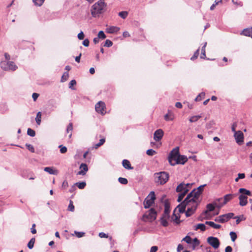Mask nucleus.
Masks as SVG:
<instances>
[{
	"label": "nucleus",
	"mask_w": 252,
	"mask_h": 252,
	"mask_svg": "<svg viewBox=\"0 0 252 252\" xmlns=\"http://www.w3.org/2000/svg\"><path fill=\"white\" fill-rule=\"evenodd\" d=\"M118 15L122 18L125 19L128 15V12L126 11H121L118 13Z\"/></svg>",
	"instance_id": "obj_38"
},
{
	"label": "nucleus",
	"mask_w": 252,
	"mask_h": 252,
	"mask_svg": "<svg viewBox=\"0 0 252 252\" xmlns=\"http://www.w3.org/2000/svg\"><path fill=\"white\" fill-rule=\"evenodd\" d=\"M179 154V148L178 147L171 151L168 158V161L171 165L174 166L176 165V164H174V162L177 161Z\"/></svg>",
	"instance_id": "obj_6"
},
{
	"label": "nucleus",
	"mask_w": 252,
	"mask_h": 252,
	"mask_svg": "<svg viewBox=\"0 0 252 252\" xmlns=\"http://www.w3.org/2000/svg\"><path fill=\"white\" fill-rule=\"evenodd\" d=\"M216 207V205L214 204V201L212 203H209L206 205L207 210L209 211V212H212L215 210Z\"/></svg>",
	"instance_id": "obj_33"
},
{
	"label": "nucleus",
	"mask_w": 252,
	"mask_h": 252,
	"mask_svg": "<svg viewBox=\"0 0 252 252\" xmlns=\"http://www.w3.org/2000/svg\"><path fill=\"white\" fill-rule=\"evenodd\" d=\"M236 127H237L236 123H234L231 126V129H232V131L233 132H234V133L235 132H237V131L236 130Z\"/></svg>",
	"instance_id": "obj_59"
},
{
	"label": "nucleus",
	"mask_w": 252,
	"mask_h": 252,
	"mask_svg": "<svg viewBox=\"0 0 252 252\" xmlns=\"http://www.w3.org/2000/svg\"><path fill=\"white\" fill-rule=\"evenodd\" d=\"M239 191L240 193H241V194H243L246 196H247V195L251 196L252 195L251 192L250 190H247L244 188H240L239 190Z\"/></svg>",
	"instance_id": "obj_27"
},
{
	"label": "nucleus",
	"mask_w": 252,
	"mask_h": 252,
	"mask_svg": "<svg viewBox=\"0 0 252 252\" xmlns=\"http://www.w3.org/2000/svg\"><path fill=\"white\" fill-rule=\"evenodd\" d=\"M191 244H192V249L194 250L196 247L199 246L200 241L197 238H195L192 240V243Z\"/></svg>",
	"instance_id": "obj_28"
},
{
	"label": "nucleus",
	"mask_w": 252,
	"mask_h": 252,
	"mask_svg": "<svg viewBox=\"0 0 252 252\" xmlns=\"http://www.w3.org/2000/svg\"><path fill=\"white\" fill-rule=\"evenodd\" d=\"M199 49H198L194 53L193 55L191 57L190 60L192 61L196 59L199 55Z\"/></svg>",
	"instance_id": "obj_51"
},
{
	"label": "nucleus",
	"mask_w": 252,
	"mask_h": 252,
	"mask_svg": "<svg viewBox=\"0 0 252 252\" xmlns=\"http://www.w3.org/2000/svg\"><path fill=\"white\" fill-rule=\"evenodd\" d=\"M200 202V200H194V201H190V202H189V205L187 206L188 207L187 211L189 212L190 213H191V214H193L195 212Z\"/></svg>",
	"instance_id": "obj_11"
},
{
	"label": "nucleus",
	"mask_w": 252,
	"mask_h": 252,
	"mask_svg": "<svg viewBox=\"0 0 252 252\" xmlns=\"http://www.w3.org/2000/svg\"><path fill=\"white\" fill-rule=\"evenodd\" d=\"M113 45V42L109 39H107L105 41V43L103 45V46L107 47H110L112 46Z\"/></svg>",
	"instance_id": "obj_48"
},
{
	"label": "nucleus",
	"mask_w": 252,
	"mask_h": 252,
	"mask_svg": "<svg viewBox=\"0 0 252 252\" xmlns=\"http://www.w3.org/2000/svg\"><path fill=\"white\" fill-rule=\"evenodd\" d=\"M206 186V184L201 185L199 187H198L196 189H194L188 194V197H190L191 198V199L193 200H200V195L203 190L204 187H205Z\"/></svg>",
	"instance_id": "obj_5"
},
{
	"label": "nucleus",
	"mask_w": 252,
	"mask_h": 252,
	"mask_svg": "<svg viewBox=\"0 0 252 252\" xmlns=\"http://www.w3.org/2000/svg\"><path fill=\"white\" fill-rule=\"evenodd\" d=\"M182 241L186 242L187 244H191L192 243V239L189 236H186L183 239Z\"/></svg>",
	"instance_id": "obj_45"
},
{
	"label": "nucleus",
	"mask_w": 252,
	"mask_h": 252,
	"mask_svg": "<svg viewBox=\"0 0 252 252\" xmlns=\"http://www.w3.org/2000/svg\"><path fill=\"white\" fill-rule=\"evenodd\" d=\"M188 161V158L186 156L181 155L179 154L178 156L177 161L174 162V164H184Z\"/></svg>",
	"instance_id": "obj_18"
},
{
	"label": "nucleus",
	"mask_w": 252,
	"mask_h": 252,
	"mask_svg": "<svg viewBox=\"0 0 252 252\" xmlns=\"http://www.w3.org/2000/svg\"><path fill=\"white\" fill-rule=\"evenodd\" d=\"M234 214L233 213H229L227 214L221 215V223H224L228 221L230 219L233 218Z\"/></svg>",
	"instance_id": "obj_17"
},
{
	"label": "nucleus",
	"mask_w": 252,
	"mask_h": 252,
	"mask_svg": "<svg viewBox=\"0 0 252 252\" xmlns=\"http://www.w3.org/2000/svg\"><path fill=\"white\" fill-rule=\"evenodd\" d=\"M175 209L174 210L172 216L171 217L172 220L176 224H179L182 221L180 220V216L179 215L177 216L175 213Z\"/></svg>",
	"instance_id": "obj_23"
},
{
	"label": "nucleus",
	"mask_w": 252,
	"mask_h": 252,
	"mask_svg": "<svg viewBox=\"0 0 252 252\" xmlns=\"http://www.w3.org/2000/svg\"><path fill=\"white\" fill-rule=\"evenodd\" d=\"M205 224L209 225L210 226L214 228L216 223H215L213 221H206L205 223Z\"/></svg>",
	"instance_id": "obj_58"
},
{
	"label": "nucleus",
	"mask_w": 252,
	"mask_h": 252,
	"mask_svg": "<svg viewBox=\"0 0 252 252\" xmlns=\"http://www.w3.org/2000/svg\"><path fill=\"white\" fill-rule=\"evenodd\" d=\"M232 248L231 246H227L225 249V252H232Z\"/></svg>",
	"instance_id": "obj_64"
},
{
	"label": "nucleus",
	"mask_w": 252,
	"mask_h": 252,
	"mask_svg": "<svg viewBox=\"0 0 252 252\" xmlns=\"http://www.w3.org/2000/svg\"><path fill=\"white\" fill-rule=\"evenodd\" d=\"M164 134V132L161 129L156 130L154 133V139L156 141H160Z\"/></svg>",
	"instance_id": "obj_16"
},
{
	"label": "nucleus",
	"mask_w": 252,
	"mask_h": 252,
	"mask_svg": "<svg viewBox=\"0 0 252 252\" xmlns=\"http://www.w3.org/2000/svg\"><path fill=\"white\" fill-rule=\"evenodd\" d=\"M76 84V81L75 80H72L69 83V88L74 90H75V88L73 87V86L75 85Z\"/></svg>",
	"instance_id": "obj_42"
},
{
	"label": "nucleus",
	"mask_w": 252,
	"mask_h": 252,
	"mask_svg": "<svg viewBox=\"0 0 252 252\" xmlns=\"http://www.w3.org/2000/svg\"><path fill=\"white\" fill-rule=\"evenodd\" d=\"M118 181L123 185H126L128 183V181L126 178L119 177L118 178Z\"/></svg>",
	"instance_id": "obj_43"
},
{
	"label": "nucleus",
	"mask_w": 252,
	"mask_h": 252,
	"mask_svg": "<svg viewBox=\"0 0 252 252\" xmlns=\"http://www.w3.org/2000/svg\"><path fill=\"white\" fill-rule=\"evenodd\" d=\"M90 41L88 39H85L83 41V45L85 47H88L89 45Z\"/></svg>",
	"instance_id": "obj_60"
},
{
	"label": "nucleus",
	"mask_w": 252,
	"mask_h": 252,
	"mask_svg": "<svg viewBox=\"0 0 252 252\" xmlns=\"http://www.w3.org/2000/svg\"><path fill=\"white\" fill-rule=\"evenodd\" d=\"M229 234H230L232 241L234 242L237 237L236 233L235 232L231 231L230 232Z\"/></svg>",
	"instance_id": "obj_44"
},
{
	"label": "nucleus",
	"mask_w": 252,
	"mask_h": 252,
	"mask_svg": "<svg viewBox=\"0 0 252 252\" xmlns=\"http://www.w3.org/2000/svg\"><path fill=\"white\" fill-rule=\"evenodd\" d=\"M105 109V104L102 101L98 102L95 105V111L101 115H104L106 113Z\"/></svg>",
	"instance_id": "obj_12"
},
{
	"label": "nucleus",
	"mask_w": 252,
	"mask_h": 252,
	"mask_svg": "<svg viewBox=\"0 0 252 252\" xmlns=\"http://www.w3.org/2000/svg\"><path fill=\"white\" fill-rule=\"evenodd\" d=\"M239 204L241 206H246L248 203V197L243 194H240L239 196Z\"/></svg>",
	"instance_id": "obj_19"
},
{
	"label": "nucleus",
	"mask_w": 252,
	"mask_h": 252,
	"mask_svg": "<svg viewBox=\"0 0 252 252\" xmlns=\"http://www.w3.org/2000/svg\"><path fill=\"white\" fill-rule=\"evenodd\" d=\"M27 134L31 137H34L35 135V132L32 128H29L27 130Z\"/></svg>",
	"instance_id": "obj_40"
},
{
	"label": "nucleus",
	"mask_w": 252,
	"mask_h": 252,
	"mask_svg": "<svg viewBox=\"0 0 252 252\" xmlns=\"http://www.w3.org/2000/svg\"><path fill=\"white\" fill-rule=\"evenodd\" d=\"M44 170L51 175H56L58 173L57 170L54 169L52 167H46L44 168Z\"/></svg>",
	"instance_id": "obj_24"
},
{
	"label": "nucleus",
	"mask_w": 252,
	"mask_h": 252,
	"mask_svg": "<svg viewBox=\"0 0 252 252\" xmlns=\"http://www.w3.org/2000/svg\"><path fill=\"white\" fill-rule=\"evenodd\" d=\"M234 219H236V223L238 224L242 220H246V218L244 217L243 215H241L240 216H236L234 218Z\"/></svg>",
	"instance_id": "obj_35"
},
{
	"label": "nucleus",
	"mask_w": 252,
	"mask_h": 252,
	"mask_svg": "<svg viewBox=\"0 0 252 252\" xmlns=\"http://www.w3.org/2000/svg\"><path fill=\"white\" fill-rule=\"evenodd\" d=\"M190 185L189 183L185 184L184 183H181L177 186L176 190L177 192H183L186 189L189 190Z\"/></svg>",
	"instance_id": "obj_14"
},
{
	"label": "nucleus",
	"mask_w": 252,
	"mask_h": 252,
	"mask_svg": "<svg viewBox=\"0 0 252 252\" xmlns=\"http://www.w3.org/2000/svg\"><path fill=\"white\" fill-rule=\"evenodd\" d=\"M74 234L78 238H81L85 235V233L83 232L74 231Z\"/></svg>",
	"instance_id": "obj_53"
},
{
	"label": "nucleus",
	"mask_w": 252,
	"mask_h": 252,
	"mask_svg": "<svg viewBox=\"0 0 252 252\" xmlns=\"http://www.w3.org/2000/svg\"><path fill=\"white\" fill-rule=\"evenodd\" d=\"M156 153V152L155 150H154L153 149H148L146 151V154L148 156H153Z\"/></svg>",
	"instance_id": "obj_52"
},
{
	"label": "nucleus",
	"mask_w": 252,
	"mask_h": 252,
	"mask_svg": "<svg viewBox=\"0 0 252 252\" xmlns=\"http://www.w3.org/2000/svg\"><path fill=\"white\" fill-rule=\"evenodd\" d=\"M189 121L190 123H193V122H197L198 120H197L195 116H193L189 118Z\"/></svg>",
	"instance_id": "obj_62"
},
{
	"label": "nucleus",
	"mask_w": 252,
	"mask_h": 252,
	"mask_svg": "<svg viewBox=\"0 0 252 252\" xmlns=\"http://www.w3.org/2000/svg\"><path fill=\"white\" fill-rule=\"evenodd\" d=\"M34 242H35V238H32L28 244V245H27L28 247L30 249H32L33 247V246H34Z\"/></svg>",
	"instance_id": "obj_39"
},
{
	"label": "nucleus",
	"mask_w": 252,
	"mask_h": 252,
	"mask_svg": "<svg viewBox=\"0 0 252 252\" xmlns=\"http://www.w3.org/2000/svg\"><path fill=\"white\" fill-rule=\"evenodd\" d=\"M79 171L77 172V175L84 176L86 174L89 168L86 163H82L79 166Z\"/></svg>",
	"instance_id": "obj_15"
},
{
	"label": "nucleus",
	"mask_w": 252,
	"mask_h": 252,
	"mask_svg": "<svg viewBox=\"0 0 252 252\" xmlns=\"http://www.w3.org/2000/svg\"><path fill=\"white\" fill-rule=\"evenodd\" d=\"M73 130V124L72 123H70L66 128V131L67 133H69L70 132V133L69 134L68 137L69 138H71L72 136V131Z\"/></svg>",
	"instance_id": "obj_31"
},
{
	"label": "nucleus",
	"mask_w": 252,
	"mask_h": 252,
	"mask_svg": "<svg viewBox=\"0 0 252 252\" xmlns=\"http://www.w3.org/2000/svg\"><path fill=\"white\" fill-rule=\"evenodd\" d=\"M222 0H216L214 3L211 6L210 10H213L215 9V6L218 5L219 3L221 2Z\"/></svg>",
	"instance_id": "obj_46"
},
{
	"label": "nucleus",
	"mask_w": 252,
	"mask_h": 252,
	"mask_svg": "<svg viewBox=\"0 0 252 252\" xmlns=\"http://www.w3.org/2000/svg\"><path fill=\"white\" fill-rule=\"evenodd\" d=\"M234 137L236 140V143L239 145H241L244 143V134L243 132L241 130H238L237 132L234 133Z\"/></svg>",
	"instance_id": "obj_13"
},
{
	"label": "nucleus",
	"mask_w": 252,
	"mask_h": 252,
	"mask_svg": "<svg viewBox=\"0 0 252 252\" xmlns=\"http://www.w3.org/2000/svg\"><path fill=\"white\" fill-rule=\"evenodd\" d=\"M205 96V93L204 92H202L199 94L195 98V101H199L202 100V98H204Z\"/></svg>",
	"instance_id": "obj_37"
},
{
	"label": "nucleus",
	"mask_w": 252,
	"mask_h": 252,
	"mask_svg": "<svg viewBox=\"0 0 252 252\" xmlns=\"http://www.w3.org/2000/svg\"><path fill=\"white\" fill-rule=\"evenodd\" d=\"M41 116L42 113L41 112H38L36 114L35 118V121L37 125L39 126L41 122Z\"/></svg>",
	"instance_id": "obj_29"
},
{
	"label": "nucleus",
	"mask_w": 252,
	"mask_h": 252,
	"mask_svg": "<svg viewBox=\"0 0 252 252\" xmlns=\"http://www.w3.org/2000/svg\"><path fill=\"white\" fill-rule=\"evenodd\" d=\"M39 94L37 93H34L32 94V97L33 98V100L34 101H36L38 97L39 96Z\"/></svg>",
	"instance_id": "obj_61"
},
{
	"label": "nucleus",
	"mask_w": 252,
	"mask_h": 252,
	"mask_svg": "<svg viewBox=\"0 0 252 252\" xmlns=\"http://www.w3.org/2000/svg\"><path fill=\"white\" fill-rule=\"evenodd\" d=\"M1 69L4 71H14L18 68L17 65L13 61H2L0 63Z\"/></svg>",
	"instance_id": "obj_4"
},
{
	"label": "nucleus",
	"mask_w": 252,
	"mask_h": 252,
	"mask_svg": "<svg viewBox=\"0 0 252 252\" xmlns=\"http://www.w3.org/2000/svg\"><path fill=\"white\" fill-rule=\"evenodd\" d=\"M148 196H150V198L148 199L147 198L144 201L145 208H149L154 203V200L156 199L155 194L154 191H151Z\"/></svg>",
	"instance_id": "obj_10"
},
{
	"label": "nucleus",
	"mask_w": 252,
	"mask_h": 252,
	"mask_svg": "<svg viewBox=\"0 0 252 252\" xmlns=\"http://www.w3.org/2000/svg\"><path fill=\"white\" fill-rule=\"evenodd\" d=\"M188 191H189V190H187L186 189L183 192H180V193H179V194L178 195L177 201L178 202H181L182 200H183V199L184 198V197H185V196L188 193Z\"/></svg>",
	"instance_id": "obj_30"
},
{
	"label": "nucleus",
	"mask_w": 252,
	"mask_h": 252,
	"mask_svg": "<svg viewBox=\"0 0 252 252\" xmlns=\"http://www.w3.org/2000/svg\"><path fill=\"white\" fill-rule=\"evenodd\" d=\"M59 147L60 148V152L62 154H64L67 152V148L65 146L60 145Z\"/></svg>",
	"instance_id": "obj_54"
},
{
	"label": "nucleus",
	"mask_w": 252,
	"mask_h": 252,
	"mask_svg": "<svg viewBox=\"0 0 252 252\" xmlns=\"http://www.w3.org/2000/svg\"><path fill=\"white\" fill-rule=\"evenodd\" d=\"M122 164L124 167L126 169H132L133 168L131 166L129 161L127 159H124L122 161Z\"/></svg>",
	"instance_id": "obj_25"
},
{
	"label": "nucleus",
	"mask_w": 252,
	"mask_h": 252,
	"mask_svg": "<svg viewBox=\"0 0 252 252\" xmlns=\"http://www.w3.org/2000/svg\"><path fill=\"white\" fill-rule=\"evenodd\" d=\"M105 142V138H102L99 140V142L95 144L94 145V148L95 149H97L98 147L102 145Z\"/></svg>",
	"instance_id": "obj_32"
},
{
	"label": "nucleus",
	"mask_w": 252,
	"mask_h": 252,
	"mask_svg": "<svg viewBox=\"0 0 252 252\" xmlns=\"http://www.w3.org/2000/svg\"><path fill=\"white\" fill-rule=\"evenodd\" d=\"M235 195L234 194H227L225 195L223 198V204H226L228 202L230 201L234 197Z\"/></svg>",
	"instance_id": "obj_22"
},
{
	"label": "nucleus",
	"mask_w": 252,
	"mask_h": 252,
	"mask_svg": "<svg viewBox=\"0 0 252 252\" xmlns=\"http://www.w3.org/2000/svg\"><path fill=\"white\" fill-rule=\"evenodd\" d=\"M107 4L102 0H99L92 6L91 12L93 17H98L99 15L104 12Z\"/></svg>",
	"instance_id": "obj_1"
},
{
	"label": "nucleus",
	"mask_w": 252,
	"mask_h": 252,
	"mask_svg": "<svg viewBox=\"0 0 252 252\" xmlns=\"http://www.w3.org/2000/svg\"><path fill=\"white\" fill-rule=\"evenodd\" d=\"M191 199V198L190 197H189L188 195H187L185 200L178 205L177 207L178 208L179 211L180 213L185 212L186 206L189 205L190 201H193Z\"/></svg>",
	"instance_id": "obj_8"
},
{
	"label": "nucleus",
	"mask_w": 252,
	"mask_h": 252,
	"mask_svg": "<svg viewBox=\"0 0 252 252\" xmlns=\"http://www.w3.org/2000/svg\"><path fill=\"white\" fill-rule=\"evenodd\" d=\"M69 77V74L67 72H65L63 73V74L62 76V78H61V82H64L65 81H66L68 78Z\"/></svg>",
	"instance_id": "obj_36"
},
{
	"label": "nucleus",
	"mask_w": 252,
	"mask_h": 252,
	"mask_svg": "<svg viewBox=\"0 0 252 252\" xmlns=\"http://www.w3.org/2000/svg\"><path fill=\"white\" fill-rule=\"evenodd\" d=\"M155 182L159 185H164L169 178V174L165 171L159 172L154 174Z\"/></svg>",
	"instance_id": "obj_3"
},
{
	"label": "nucleus",
	"mask_w": 252,
	"mask_h": 252,
	"mask_svg": "<svg viewBox=\"0 0 252 252\" xmlns=\"http://www.w3.org/2000/svg\"><path fill=\"white\" fill-rule=\"evenodd\" d=\"M206 229V227L205 224L203 223H198L194 226V230H197L198 229H200L201 231H204Z\"/></svg>",
	"instance_id": "obj_26"
},
{
	"label": "nucleus",
	"mask_w": 252,
	"mask_h": 252,
	"mask_svg": "<svg viewBox=\"0 0 252 252\" xmlns=\"http://www.w3.org/2000/svg\"><path fill=\"white\" fill-rule=\"evenodd\" d=\"M241 34L246 36H250L252 38V28L243 30Z\"/></svg>",
	"instance_id": "obj_21"
},
{
	"label": "nucleus",
	"mask_w": 252,
	"mask_h": 252,
	"mask_svg": "<svg viewBox=\"0 0 252 252\" xmlns=\"http://www.w3.org/2000/svg\"><path fill=\"white\" fill-rule=\"evenodd\" d=\"M158 250L157 246H153L151 248L150 252H157Z\"/></svg>",
	"instance_id": "obj_63"
},
{
	"label": "nucleus",
	"mask_w": 252,
	"mask_h": 252,
	"mask_svg": "<svg viewBox=\"0 0 252 252\" xmlns=\"http://www.w3.org/2000/svg\"><path fill=\"white\" fill-rule=\"evenodd\" d=\"M78 38L79 40H82L84 38V34L83 32H79L77 35Z\"/></svg>",
	"instance_id": "obj_57"
},
{
	"label": "nucleus",
	"mask_w": 252,
	"mask_h": 252,
	"mask_svg": "<svg viewBox=\"0 0 252 252\" xmlns=\"http://www.w3.org/2000/svg\"><path fill=\"white\" fill-rule=\"evenodd\" d=\"M214 204L216 205V207H217V208L220 209L225 204H223V202H220L219 204H218V203L216 201H214Z\"/></svg>",
	"instance_id": "obj_56"
},
{
	"label": "nucleus",
	"mask_w": 252,
	"mask_h": 252,
	"mask_svg": "<svg viewBox=\"0 0 252 252\" xmlns=\"http://www.w3.org/2000/svg\"><path fill=\"white\" fill-rule=\"evenodd\" d=\"M67 209L68 211L71 212H73L74 211V206L73 205L72 201H70Z\"/></svg>",
	"instance_id": "obj_49"
},
{
	"label": "nucleus",
	"mask_w": 252,
	"mask_h": 252,
	"mask_svg": "<svg viewBox=\"0 0 252 252\" xmlns=\"http://www.w3.org/2000/svg\"><path fill=\"white\" fill-rule=\"evenodd\" d=\"M142 218L144 221H146L147 220L151 221L155 220L157 218V212L155 209L151 208L148 212L143 215Z\"/></svg>",
	"instance_id": "obj_7"
},
{
	"label": "nucleus",
	"mask_w": 252,
	"mask_h": 252,
	"mask_svg": "<svg viewBox=\"0 0 252 252\" xmlns=\"http://www.w3.org/2000/svg\"><path fill=\"white\" fill-rule=\"evenodd\" d=\"M120 28L116 26H110L106 28V31L108 33H115L119 31Z\"/></svg>",
	"instance_id": "obj_20"
},
{
	"label": "nucleus",
	"mask_w": 252,
	"mask_h": 252,
	"mask_svg": "<svg viewBox=\"0 0 252 252\" xmlns=\"http://www.w3.org/2000/svg\"><path fill=\"white\" fill-rule=\"evenodd\" d=\"M27 148L32 153H34V148L33 146L30 144H26Z\"/></svg>",
	"instance_id": "obj_50"
},
{
	"label": "nucleus",
	"mask_w": 252,
	"mask_h": 252,
	"mask_svg": "<svg viewBox=\"0 0 252 252\" xmlns=\"http://www.w3.org/2000/svg\"><path fill=\"white\" fill-rule=\"evenodd\" d=\"M97 37L99 39H104L106 37V35L105 34L104 32L102 31H100L98 32Z\"/></svg>",
	"instance_id": "obj_41"
},
{
	"label": "nucleus",
	"mask_w": 252,
	"mask_h": 252,
	"mask_svg": "<svg viewBox=\"0 0 252 252\" xmlns=\"http://www.w3.org/2000/svg\"><path fill=\"white\" fill-rule=\"evenodd\" d=\"M68 186V184L67 181L64 180L62 184V188L63 189H66Z\"/></svg>",
	"instance_id": "obj_55"
},
{
	"label": "nucleus",
	"mask_w": 252,
	"mask_h": 252,
	"mask_svg": "<svg viewBox=\"0 0 252 252\" xmlns=\"http://www.w3.org/2000/svg\"><path fill=\"white\" fill-rule=\"evenodd\" d=\"M207 243L210 245L214 249H218L220 245L219 239L216 237L210 236L208 237L207 239Z\"/></svg>",
	"instance_id": "obj_9"
},
{
	"label": "nucleus",
	"mask_w": 252,
	"mask_h": 252,
	"mask_svg": "<svg viewBox=\"0 0 252 252\" xmlns=\"http://www.w3.org/2000/svg\"><path fill=\"white\" fill-rule=\"evenodd\" d=\"M74 185L76 186L79 189H83L86 186L85 182L76 183Z\"/></svg>",
	"instance_id": "obj_34"
},
{
	"label": "nucleus",
	"mask_w": 252,
	"mask_h": 252,
	"mask_svg": "<svg viewBox=\"0 0 252 252\" xmlns=\"http://www.w3.org/2000/svg\"><path fill=\"white\" fill-rule=\"evenodd\" d=\"M45 0H32L33 2L35 5L41 6L44 2Z\"/></svg>",
	"instance_id": "obj_47"
},
{
	"label": "nucleus",
	"mask_w": 252,
	"mask_h": 252,
	"mask_svg": "<svg viewBox=\"0 0 252 252\" xmlns=\"http://www.w3.org/2000/svg\"><path fill=\"white\" fill-rule=\"evenodd\" d=\"M170 206L168 202L165 201L164 203V210L161 218L160 222L161 224L164 227H167L168 225V222L167 220L170 218Z\"/></svg>",
	"instance_id": "obj_2"
}]
</instances>
